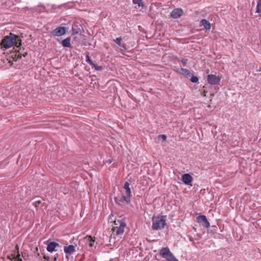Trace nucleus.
I'll return each instance as SVG.
<instances>
[{
	"mask_svg": "<svg viewBox=\"0 0 261 261\" xmlns=\"http://www.w3.org/2000/svg\"><path fill=\"white\" fill-rule=\"evenodd\" d=\"M14 45L16 48H19L21 45V40L18 36L12 33H10L9 35L5 36L1 41V49L9 48Z\"/></svg>",
	"mask_w": 261,
	"mask_h": 261,
	"instance_id": "f257e3e1",
	"label": "nucleus"
},
{
	"mask_svg": "<svg viewBox=\"0 0 261 261\" xmlns=\"http://www.w3.org/2000/svg\"><path fill=\"white\" fill-rule=\"evenodd\" d=\"M166 216H153L152 218V229L156 230L164 228L166 225Z\"/></svg>",
	"mask_w": 261,
	"mask_h": 261,
	"instance_id": "f03ea898",
	"label": "nucleus"
},
{
	"mask_svg": "<svg viewBox=\"0 0 261 261\" xmlns=\"http://www.w3.org/2000/svg\"><path fill=\"white\" fill-rule=\"evenodd\" d=\"M160 254L167 261H178L170 252L168 247L162 248L160 251Z\"/></svg>",
	"mask_w": 261,
	"mask_h": 261,
	"instance_id": "7ed1b4c3",
	"label": "nucleus"
},
{
	"mask_svg": "<svg viewBox=\"0 0 261 261\" xmlns=\"http://www.w3.org/2000/svg\"><path fill=\"white\" fill-rule=\"evenodd\" d=\"M115 225H119V226L114 227L113 229L114 231H115L116 234H122L124 233V228L126 227V224L124 220H118L115 221Z\"/></svg>",
	"mask_w": 261,
	"mask_h": 261,
	"instance_id": "20e7f679",
	"label": "nucleus"
},
{
	"mask_svg": "<svg viewBox=\"0 0 261 261\" xmlns=\"http://www.w3.org/2000/svg\"><path fill=\"white\" fill-rule=\"evenodd\" d=\"M207 82L211 85H219L220 82V78L214 74L207 75Z\"/></svg>",
	"mask_w": 261,
	"mask_h": 261,
	"instance_id": "39448f33",
	"label": "nucleus"
},
{
	"mask_svg": "<svg viewBox=\"0 0 261 261\" xmlns=\"http://www.w3.org/2000/svg\"><path fill=\"white\" fill-rule=\"evenodd\" d=\"M66 32V28L64 27H58L55 29L53 30L51 34L53 36H61L64 35Z\"/></svg>",
	"mask_w": 261,
	"mask_h": 261,
	"instance_id": "423d86ee",
	"label": "nucleus"
},
{
	"mask_svg": "<svg viewBox=\"0 0 261 261\" xmlns=\"http://www.w3.org/2000/svg\"><path fill=\"white\" fill-rule=\"evenodd\" d=\"M44 243L47 245V246L46 249L47 251L49 252L57 251V250L56 249V248L61 247L59 244L55 242H49V241H47Z\"/></svg>",
	"mask_w": 261,
	"mask_h": 261,
	"instance_id": "0eeeda50",
	"label": "nucleus"
},
{
	"mask_svg": "<svg viewBox=\"0 0 261 261\" xmlns=\"http://www.w3.org/2000/svg\"><path fill=\"white\" fill-rule=\"evenodd\" d=\"M197 221L199 223H200L201 225L205 228H208L210 227V224L208 221L207 220V218L204 215H200L197 217Z\"/></svg>",
	"mask_w": 261,
	"mask_h": 261,
	"instance_id": "6e6552de",
	"label": "nucleus"
},
{
	"mask_svg": "<svg viewBox=\"0 0 261 261\" xmlns=\"http://www.w3.org/2000/svg\"><path fill=\"white\" fill-rule=\"evenodd\" d=\"M183 14V10L181 8H176L172 11L170 16L173 18L177 19L180 17Z\"/></svg>",
	"mask_w": 261,
	"mask_h": 261,
	"instance_id": "1a4fd4ad",
	"label": "nucleus"
},
{
	"mask_svg": "<svg viewBox=\"0 0 261 261\" xmlns=\"http://www.w3.org/2000/svg\"><path fill=\"white\" fill-rule=\"evenodd\" d=\"M125 190H126V195L121 196L120 200H125L126 203L129 204L130 202V197L132 196L131 190L130 188H126Z\"/></svg>",
	"mask_w": 261,
	"mask_h": 261,
	"instance_id": "9d476101",
	"label": "nucleus"
},
{
	"mask_svg": "<svg viewBox=\"0 0 261 261\" xmlns=\"http://www.w3.org/2000/svg\"><path fill=\"white\" fill-rule=\"evenodd\" d=\"M193 180L192 176L188 173H186L182 176V182L187 185H191V182Z\"/></svg>",
	"mask_w": 261,
	"mask_h": 261,
	"instance_id": "9b49d317",
	"label": "nucleus"
},
{
	"mask_svg": "<svg viewBox=\"0 0 261 261\" xmlns=\"http://www.w3.org/2000/svg\"><path fill=\"white\" fill-rule=\"evenodd\" d=\"M76 245H69L68 246H65L64 248V251L65 253L68 254H71L76 251L75 247Z\"/></svg>",
	"mask_w": 261,
	"mask_h": 261,
	"instance_id": "f8f14e48",
	"label": "nucleus"
},
{
	"mask_svg": "<svg viewBox=\"0 0 261 261\" xmlns=\"http://www.w3.org/2000/svg\"><path fill=\"white\" fill-rule=\"evenodd\" d=\"M70 40L71 38L70 37L63 40L61 43L62 46L65 47H71Z\"/></svg>",
	"mask_w": 261,
	"mask_h": 261,
	"instance_id": "ddd939ff",
	"label": "nucleus"
},
{
	"mask_svg": "<svg viewBox=\"0 0 261 261\" xmlns=\"http://www.w3.org/2000/svg\"><path fill=\"white\" fill-rule=\"evenodd\" d=\"M201 22L202 25L206 30H210L211 28V24L210 22L206 19H203L201 20Z\"/></svg>",
	"mask_w": 261,
	"mask_h": 261,
	"instance_id": "4468645a",
	"label": "nucleus"
},
{
	"mask_svg": "<svg viewBox=\"0 0 261 261\" xmlns=\"http://www.w3.org/2000/svg\"><path fill=\"white\" fill-rule=\"evenodd\" d=\"M23 50L21 51V49H19L18 50L17 53H16V56H17V59H20L22 56L23 57H25L28 55L27 52H23Z\"/></svg>",
	"mask_w": 261,
	"mask_h": 261,
	"instance_id": "2eb2a0df",
	"label": "nucleus"
},
{
	"mask_svg": "<svg viewBox=\"0 0 261 261\" xmlns=\"http://www.w3.org/2000/svg\"><path fill=\"white\" fill-rule=\"evenodd\" d=\"M181 70V74H182L183 75L187 77H190L192 75V73L190 72V70L186 69V68H182V69H180Z\"/></svg>",
	"mask_w": 261,
	"mask_h": 261,
	"instance_id": "dca6fc26",
	"label": "nucleus"
},
{
	"mask_svg": "<svg viewBox=\"0 0 261 261\" xmlns=\"http://www.w3.org/2000/svg\"><path fill=\"white\" fill-rule=\"evenodd\" d=\"M122 39L121 37L117 38L114 41L117 43L119 46L123 47L124 49H125V45L124 44H121V41Z\"/></svg>",
	"mask_w": 261,
	"mask_h": 261,
	"instance_id": "f3484780",
	"label": "nucleus"
},
{
	"mask_svg": "<svg viewBox=\"0 0 261 261\" xmlns=\"http://www.w3.org/2000/svg\"><path fill=\"white\" fill-rule=\"evenodd\" d=\"M86 62L89 64L91 66H92L94 65V63L93 61L91 60L90 56H89V53H86Z\"/></svg>",
	"mask_w": 261,
	"mask_h": 261,
	"instance_id": "a211bd4d",
	"label": "nucleus"
},
{
	"mask_svg": "<svg viewBox=\"0 0 261 261\" xmlns=\"http://www.w3.org/2000/svg\"><path fill=\"white\" fill-rule=\"evenodd\" d=\"M256 12L258 13H261V0H257Z\"/></svg>",
	"mask_w": 261,
	"mask_h": 261,
	"instance_id": "6ab92c4d",
	"label": "nucleus"
},
{
	"mask_svg": "<svg viewBox=\"0 0 261 261\" xmlns=\"http://www.w3.org/2000/svg\"><path fill=\"white\" fill-rule=\"evenodd\" d=\"M87 238L89 242V246L92 247L94 245V242L95 241L94 239H93L91 236H87Z\"/></svg>",
	"mask_w": 261,
	"mask_h": 261,
	"instance_id": "aec40b11",
	"label": "nucleus"
},
{
	"mask_svg": "<svg viewBox=\"0 0 261 261\" xmlns=\"http://www.w3.org/2000/svg\"><path fill=\"white\" fill-rule=\"evenodd\" d=\"M134 4L138 5V7H143L144 6L142 0H133Z\"/></svg>",
	"mask_w": 261,
	"mask_h": 261,
	"instance_id": "412c9836",
	"label": "nucleus"
},
{
	"mask_svg": "<svg viewBox=\"0 0 261 261\" xmlns=\"http://www.w3.org/2000/svg\"><path fill=\"white\" fill-rule=\"evenodd\" d=\"M190 77H191L190 81H191V82H192V83H197L198 81V77H197L196 76H194L192 74V75H191Z\"/></svg>",
	"mask_w": 261,
	"mask_h": 261,
	"instance_id": "4be33fe9",
	"label": "nucleus"
},
{
	"mask_svg": "<svg viewBox=\"0 0 261 261\" xmlns=\"http://www.w3.org/2000/svg\"><path fill=\"white\" fill-rule=\"evenodd\" d=\"M92 67H94L95 68V69L97 71H99L103 69L102 66H98V65H96L95 64H94V65L92 66Z\"/></svg>",
	"mask_w": 261,
	"mask_h": 261,
	"instance_id": "5701e85b",
	"label": "nucleus"
},
{
	"mask_svg": "<svg viewBox=\"0 0 261 261\" xmlns=\"http://www.w3.org/2000/svg\"><path fill=\"white\" fill-rule=\"evenodd\" d=\"M114 200H115V202L118 204H120L121 202H125V200H122V201L120 200H121V197L120 198L115 197Z\"/></svg>",
	"mask_w": 261,
	"mask_h": 261,
	"instance_id": "b1692460",
	"label": "nucleus"
},
{
	"mask_svg": "<svg viewBox=\"0 0 261 261\" xmlns=\"http://www.w3.org/2000/svg\"><path fill=\"white\" fill-rule=\"evenodd\" d=\"M182 68H179L176 66L174 67V70L176 71L177 73L180 74L181 70L180 69H182Z\"/></svg>",
	"mask_w": 261,
	"mask_h": 261,
	"instance_id": "393cba45",
	"label": "nucleus"
},
{
	"mask_svg": "<svg viewBox=\"0 0 261 261\" xmlns=\"http://www.w3.org/2000/svg\"><path fill=\"white\" fill-rule=\"evenodd\" d=\"M181 62L182 63V65L184 66H186L187 62H188V59H182L181 60Z\"/></svg>",
	"mask_w": 261,
	"mask_h": 261,
	"instance_id": "a878e982",
	"label": "nucleus"
},
{
	"mask_svg": "<svg viewBox=\"0 0 261 261\" xmlns=\"http://www.w3.org/2000/svg\"><path fill=\"white\" fill-rule=\"evenodd\" d=\"M128 188H129V183L128 181H126L123 186V188L125 189Z\"/></svg>",
	"mask_w": 261,
	"mask_h": 261,
	"instance_id": "bb28decb",
	"label": "nucleus"
},
{
	"mask_svg": "<svg viewBox=\"0 0 261 261\" xmlns=\"http://www.w3.org/2000/svg\"><path fill=\"white\" fill-rule=\"evenodd\" d=\"M159 137L162 139L164 141H166L167 139V136L165 135H160Z\"/></svg>",
	"mask_w": 261,
	"mask_h": 261,
	"instance_id": "cd10ccee",
	"label": "nucleus"
},
{
	"mask_svg": "<svg viewBox=\"0 0 261 261\" xmlns=\"http://www.w3.org/2000/svg\"><path fill=\"white\" fill-rule=\"evenodd\" d=\"M203 92L201 93V94L203 96H206V93L207 92V91L205 90V86H203Z\"/></svg>",
	"mask_w": 261,
	"mask_h": 261,
	"instance_id": "c85d7f7f",
	"label": "nucleus"
},
{
	"mask_svg": "<svg viewBox=\"0 0 261 261\" xmlns=\"http://www.w3.org/2000/svg\"><path fill=\"white\" fill-rule=\"evenodd\" d=\"M41 203V201H37L36 202H34V205H35V207H38L39 206V205Z\"/></svg>",
	"mask_w": 261,
	"mask_h": 261,
	"instance_id": "c756f323",
	"label": "nucleus"
},
{
	"mask_svg": "<svg viewBox=\"0 0 261 261\" xmlns=\"http://www.w3.org/2000/svg\"><path fill=\"white\" fill-rule=\"evenodd\" d=\"M72 31H73V34H77L78 33V31L76 29H75L74 28L72 29Z\"/></svg>",
	"mask_w": 261,
	"mask_h": 261,
	"instance_id": "7c9ffc66",
	"label": "nucleus"
},
{
	"mask_svg": "<svg viewBox=\"0 0 261 261\" xmlns=\"http://www.w3.org/2000/svg\"><path fill=\"white\" fill-rule=\"evenodd\" d=\"M43 258L45 259V260H50V258L49 256L44 255Z\"/></svg>",
	"mask_w": 261,
	"mask_h": 261,
	"instance_id": "2f4dec72",
	"label": "nucleus"
},
{
	"mask_svg": "<svg viewBox=\"0 0 261 261\" xmlns=\"http://www.w3.org/2000/svg\"><path fill=\"white\" fill-rule=\"evenodd\" d=\"M57 259V256H55L54 258V261H56Z\"/></svg>",
	"mask_w": 261,
	"mask_h": 261,
	"instance_id": "473e14b6",
	"label": "nucleus"
},
{
	"mask_svg": "<svg viewBox=\"0 0 261 261\" xmlns=\"http://www.w3.org/2000/svg\"><path fill=\"white\" fill-rule=\"evenodd\" d=\"M79 261H83V260L82 259H81Z\"/></svg>",
	"mask_w": 261,
	"mask_h": 261,
	"instance_id": "72a5a7b5",
	"label": "nucleus"
},
{
	"mask_svg": "<svg viewBox=\"0 0 261 261\" xmlns=\"http://www.w3.org/2000/svg\"><path fill=\"white\" fill-rule=\"evenodd\" d=\"M20 261H22L21 259H20Z\"/></svg>",
	"mask_w": 261,
	"mask_h": 261,
	"instance_id": "f704fd0d",
	"label": "nucleus"
}]
</instances>
